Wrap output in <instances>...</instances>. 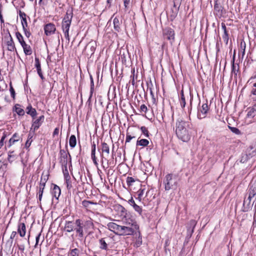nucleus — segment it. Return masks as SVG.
<instances>
[{"instance_id": "33", "label": "nucleus", "mask_w": 256, "mask_h": 256, "mask_svg": "<svg viewBox=\"0 0 256 256\" xmlns=\"http://www.w3.org/2000/svg\"><path fill=\"white\" fill-rule=\"evenodd\" d=\"M44 188L40 187V186H38V199L40 201L42 200V194H43Z\"/></svg>"}, {"instance_id": "49", "label": "nucleus", "mask_w": 256, "mask_h": 256, "mask_svg": "<svg viewBox=\"0 0 256 256\" xmlns=\"http://www.w3.org/2000/svg\"><path fill=\"white\" fill-rule=\"evenodd\" d=\"M118 210H120L122 212V214L123 216H129L128 214H126V211L124 207L122 206H119Z\"/></svg>"}, {"instance_id": "31", "label": "nucleus", "mask_w": 256, "mask_h": 256, "mask_svg": "<svg viewBox=\"0 0 256 256\" xmlns=\"http://www.w3.org/2000/svg\"><path fill=\"white\" fill-rule=\"evenodd\" d=\"M32 134H31V132H30V134L28 135V140L26 142V148H28L30 147V146L31 144V143L32 142Z\"/></svg>"}, {"instance_id": "6", "label": "nucleus", "mask_w": 256, "mask_h": 256, "mask_svg": "<svg viewBox=\"0 0 256 256\" xmlns=\"http://www.w3.org/2000/svg\"><path fill=\"white\" fill-rule=\"evenodd\" d=\"M16 144H18L19 146H22V138L17 133L14 134L12 137L10 139L8 146L9 148L14 146Z\"/></svg>"}, {"instance_id": "19", "label": "nucleus", "mask_w": 256, "mask_h": 256, "mask_svg": "<svg viewBox=\"0 0 256 256\" xmlns=\"http://www.w3.org/2000/svg\"><path fill=\"white\" fill-rule=\"evenodd\" d=\"M61 193L60 189L59 186L56 184L54 185L52 191V194L56 199H58Z\"/></svg>"}, {"instance_id": "27", "label": "nucleus", "mask_w": 256, "mask_h": 256, "mask_svg": "<svg viewBox=\"0 0 256 256\" xmlns=\"http://www.w3.org/2000/svg\"><path fill=\"white\" fill-rule=\"evenodd\" d=\"M180 103L181 106L182 108H184L186 106V97L184 94V90H182L180 92Z\"/></svg>"}, {"instance_id": "56", "label": "nucleus", "mask_w": 256, "mask_h": 256, "mask_svg": "<svg viewBox=\"0 0 256 256\" xmlns=\"http://www.w3.org/2000/svg\"><path fill=\"white\" fill-rule=\"evenodd\" d=\"M58 132H59V128H56L54 129V132H53V137H54L56 135H58Z\"/></svg>"}, {"instance_id": "42", "label": "nucleus", "mask_w": 256, "mask_h": 256, "mask_svg": "<svg viewBox=\"0 0 256 256\" xmlns=\"http://www.w3.org/2000/svg\"><path fill=\"white\" fill-rule=\"evenodd\" d=\"M214 9L216 11L220 12L222 10V6L216 2L214 5Z\"/></svg>"}, {"instance_id": "47", "label": "nucleus", "mask_w": 256, "mask_h": 256, "mask_svg": "<svg viewBox=\"0 0 256 256\" xmlns=\"http://www.w3.org/2000/svg\"><path fill=\"white\" fill-rule=\"evenodd\" d=\"M240 47H241V48L242 50V56H243L244 55V54H245V49H246V47L245 42H244V44H243L242 42L241 44H240Z\"/></svg>"}, {"instance_id": "32", "label": "nucleus", "mask_w": 256, "mask_h": 256, "mask_svg": "<svg viewBox=\"0 0 256 256\" xmlns=\"http://www.w3.org/2000/svg\"><path fill=\"white\" fill-rule=\"evenodd\" d=\"M26 113L30 115L33 118H34L37 114V112L35 108H33L30 110H28V112H26Z\"/></svg>"}, {"instance_id": "8", "label": "nucleus", "mask_w": 256, "mask_h": 256, "mask_svg": "<svg viewBox=\"0 0 256 256\" xmlns=\"http://www.w3.org/2000/svg\"><path fill=\"white\" fill-rule=\"evenodd\" d=\"M44 33L47 36H51L54 34L56 30V28L55 25L52 23H48L44 26Z\"/></svg>"}, {"instance_id": "15", "label": "nucleus", "mask_w": 256, "mask_h": 256, "mask_svg": "<svg viewBox=\"0 0 256 256\" xmlns=\"http://www.w3.org/2000/svg\"><path fill=\"white\" fill-rule=\"evenodd\" d=\"M35 67L36 68L38 74L39 75V76L40 77V78L42 80L44 79V76L42 75V72L40 64L39 59L38 58H35Z\"/></svg>"}, {"instance_id": "35", "label": "nucleus", "mask_w": 256, "mask_h": 256, "mask_svg": "<svg viewBox=\"0 0 256 256\" xmlns=\"http://www.w3.org/2000/svg\"><path fill=\"white\" fill-rule=\"evenodd\" d=\"M140 130L142 134L148 137L149 136V132L146 128L145 126H142L140 128Z\"/></svg>"}, {"instance_id": "60", "label": "nucleus", "mask_w": 256, "mask_h": 256, "mask_svg": "<svg viewBox=\"0 0 256 256\" xmlns=\"http://www.w3.org/2000/svg\"><path fill=\"white\" fill-rule=\"evenodd\" d=\"M124 6L126 8L130 3V0H124Z\"/></svg>"}, {"instance_id": "13", "label": "nucleus", "mask_w": 256, "mask_h": 256, "mask_svg": "<svg viewBox=\"0 0 256 256\" xmlns=\"http://www.w3.org/2000/svg\"><path fill=\"white\" fill-rule=\"evenodd\" d=\"M252 198H249V196H248V198L246 199V198L244 199L243 203V211L248 212L251 208L252 205L251 204Z\"/></svg>"}, {"instance_id": "59", "label": "nucleus", "mask_w": 256, "mask_h": 256, "mask_svg": "<svg viewBox=\"0 0 256 256\" xmlns=\"http://www.w3.org/2000/svg\"><path fill=\"white\" fill-rule=\"evenodd\" d=\"M40 234H39L36 237V246H36L38 244V242H39V240H40Z\"/></svg>"}, {"instance_id": "43", "label": "nucleus", "mask_w": 256, "mask_h": 256, "mask_svg": "<svg viewBox=\"0 0 256 256\" xmlns=\"http://www.w3.org/2000/svg\"><path fill=\"white\" fill-rule=\"evenodd\" d=\"M248 156L246 154H244L242 156L240 162L242 163H244L248 160Z\"/></svg>"}, {"instance_id": "7", "label": "nucleus", "mask_w": 256, "mask_h": 256, "mask_svg": "<svg viewBox=\"0 0 256 256\" xmlns=\"http://www.w3.org/2000/svg\"><path fill=\"white\" fill-rule=\"evenodd\" d=\"M249 198H254L256 194V178L252 179L250 184L248 191Z\"/></svg>"}, {"instance_id": "21", "label": "nucleus", "mask_w": 256, "mask_h": 256, "mask_svg": "<svg viewBox=\"0 0 256 256\" xmlns=\"http://www.w3.org/2000/svg\"><path fill=\"white\" fill-rule=\"evenodd\" d=\"M10 40L7 42V48L10 51H14L16 48L14 44L10 35Z\"/></svg>"}, {"instance_id": "26", "label": "nucleus", "mask_w": 256, "mask_h": 256, "mask_svg": "<svg viewBox=\"0 0 256 256\" xmlns=\"http://www.w3.org/2000/svg\"><path fill=\"white\" fill-rule=\"evenodd\" d=\"M102 152H106L107 154H109L110 148L106 143L104 142L102 143Z\"/></svg>"}, {"instance_id": "36", "label": "nucleus", "mask_w": 256, "mask_h": 256, "mask_svg": "<svg viewBox=\"0 0 256 256\" xmlns=\"http://www.w3.org/2000/svg\"><path fill=\"white\" fill-rule=\"evenodd\" d=\"M16 157V155L14 154V150L10 151L8 152V160L9 162H12L13 160H10V159L12 158H15Z\"/></svg>"}, {"instance_id": "3", "label": "nucleus", "mask_w": 256, "mask_h": 256, "mask_svg": "<svg viewBox=\"0 0 256 256\" xmlns=\"http://www.w3.org/2000/svg\"><path fill=\"white\" fill-rule=\"evenodd\" d=\"M72 10H68L66 12L64 17L62 20V27L63 32L64 34V36L66 39H67L68 40H70L68 32L70 27L72 23Z\"/></svg>"}, {"instance_id": "44", "label": "nucleus", "mask_w": 256, "mask_h": 256, "mask_svg": "<svg viewBox=\"0 0 256 256\" xmlns=\"http://www.w3.org/2000/svg\"><path fill=\"white\" fill-rule=\"evenodd\" d=\"M147 110H148V108L145 104H143L140 106V112L146 113Z\"/></svg>"}, {"instance_id": "62", "label": "nucleus", "mask_w": 256, "mask_h": 256, "mask_svg": "<svg viewBox=\"0 0 256 256\" xmlns=\"http://www.w3.org/2000/svg\"><path fill=\"white\" fill-rule=\"evenodd\" d=\"M222 30L224 31V33H226V32H227L226 28V26H225V24H224L222 23Z\"/></svg>"}, {"instance_id": "11", "label": "nucleus", "mask_w": 256, "mask_h": 256, "mask_svg": "<svg viewBox=\"0 0 256 256\" xmlns=\"http://www.w3.org/2000/svg\"><path fill=\"white\" fill-rule=\"evenodd\" d=\"M44 116H41L38 118L33 122L31 129L33 128L34 131L38 130L42 124L44 120Z\"/></svg>"}, {"instance_id": "45", "label": "nucleus", "mask_w": 256, "mask_h": 256, "mask_svg": "<svg viewBox=\"0 0 256 256\" xmlns=\"http://www.w3.org/2000/svg\"><path fill=\"white\" fill-rule=\"evenodd\" d=\"M134 136H132L128 132H127L126 140V143L130 142V140L134 138Z\"/></svg>"}, {"instance_id": "52", "label": "nucleus", "mask_w": 256, "mask_h": 256, "mask_svg": "<svg viewBox=\"0 0 256 256\" xmlns=\"http://www.w3.org/2000/svg\"><path fill=\"white\" fill-rule=\"evenodd\" d=\"M95 154H92V160L94 163L95 164V165H97L98 163L96 160V158Z\"/></svg>"}, {"instance_id": "16", "label": "nucleus", "mask_w": 256, "mask_h": 256, "mask_svg": "<svg viewBox=\"0 0 256 256\" xmlns=\"http://www.w3.org/2000/svg\"><path fill=\"white\" fill-rule=\"evenodd\" d=\"M19 15L22 18V24L23 29H25V28L28 27V22L26 18V15L24 12L21 11H20Z\"/></svg>"}, {"instance_id": "25", "label": "nucleus", "mask_w": 256, "mask_h": 256, "mask_svg": "<svg viewBox=\"0 0 256 256\" xmlns=\"http://www.w3.org/2000/svg\"><path fill=\"white\" fill-rule=\"evenodd\" d=\"M149 144V141L146 139H141L138 140L136 142V146H146Z\"/></svg>"}, {"instance_id": "39", "label": "nucleus", "mask_w": 256, "mask_h": 256, "mask_svg": "<svg viewBox=\"0 0 256 256\" xmlns=\"http://www.w3.org/2000/svg\"><path fill=\"white\" fill-rule=\"evenodd\" d=\"M48 178V175L47 174H44V172H42L40 180L46 182Z\"/></svg>"}, {"instance_id": "12", "label": "nucleus", "mask_w": 256, "mask_h": 256, "mask_svg": "<svg viewBox=\"0 0 256 256\" xmlns=\"http://www.w3.org/2000/svg\"><path fill=\"white\" fill-rule=\"evenodd\" d=\"M60 162L62 164L64 165H66L68 163V154H69L70 156V154L68 152H66L64 150H60Z\"/></svg>"}, {"instance_id": "40", "label": "nucleus", "mask_w": 256, "mask_h": 256, "mask_svg": "<svg viewBox=\"0 0 256 256\" xmlns=\"http://www.w3.org/2000/svg\"><path fill=\"white\" fill-rule=\"evenodd\" d=\"M255 112H256V110L254 108L250 109L248 112L247 116L248 118L249 117H250V118L254 117V114Z\"/></svg>"}, {"instance_id": "37", "label": "nucleus", "mask_w": 256, "mask_h": 256, "mask_svg": "<svg viewBox=\"0 0 256 256\" xmlns=\"http://www.w3.org/2000/svg\"><path fill=\"white\" fill-rule=\"evenodd\" d=\"M90 98L92 97L94 90V83L92 77H90Z\"/></svg>"}, {"instance_id": "53", "label": "nucleus", "mask_w": 256, "mask_h": 256, "mask_svg": "<svg viewBox=\"0 0 256 256\" xmlns=\"http://www.w3.org/2000/svg\"><path fill=\"white\" fill-rule=\"evenodd\" d=\"M24 32V34H25V35L27 37V38H29L30 36V32L27 30L26 29V28H25V29H23Z\"/></svg>"}, {"instance_id": "55", "label": "nucleus", "mask_w": 256, "mask_h": 256, "mask_svg": "<svg viewBox=\"0 0 256 256\" xmlns=\"http://www.w3.org/2000/svg\"><path fill=\"white\" fill-rule=\"evenodd\" d=\"M6 137V135H4L2 138H1V140H0V146H2L4 145V140Z\"/></svg>"}, {"instance_id": "1", "label": "nucleus", "mask_w": 256, "mask_h": 256, "mask_svg": "<svg viewBox=\"0 0 256 256\" xmlns=\"http://www.w3.org/2000/svg\"><path fill=\"white\" fill-rule=\"evenodd\" d=\"M122 222L125 225L121 226L114 222H110L107 224L108 228L119 236L132 235L138 228L136 221L130 217L125 216Z\"/></svg>"}, {"instance_id": "20", "label": "nucleus", "mask_w": 256, "mask_h": 256, "mask_svg": "<svg viewBox=\"0 0 256 256\" xmlns=\"http://www.w3.org/2000/svg\"><path fill=\"white\" fill-rule=\"evenodd\" d=\"M122 22L119 19L116 17L113 20L114 27L116 31L120 32V24Z\"/></svg>"}, {"instance_id": "50", "label": "nucleus", "mask_w": 256, "mask_h": 256, "mask_svg": "<svg viewBox=\"0 0 256 256\" xmlns=\"http://www.w3.org/2000/svg\"><path fill=\"white\" fill-rule=\"evenodd\" d=\"M96 144L94 142H93L92 146V154H96Z\"/></svg>"}, {"instance_id": "2", "label": "nucleus", "mask_w": 256, "mask_h": 256, "mask_svg": "<svg viewBox=\"0 0 256 256\" xmlns=\"http://www.w3.org/2000/svg\"><path fill=\"white\" fill-rule=\"evenodd\" d=\"M188 122L178 120L176 123V134L178 139L184 142H188L190 138Z\"/></svg>"}, {"instance_id": "30", "label": "nucleus", "mask_w": 256, "mask_h": 256, "mask_svg": "<svg viewBox=\"0 0 256 256\" xmlns=\"http://www.w3.org/2000/svg\"><path fill=\"white\" fill-rule=\"evenodd\" d=\"M144 193V189L140 188L137 192L136 194L138 195V199L140 201H141L142 198H143Z\"/></svg>"}, {"instance_id": "64", "label": "nucleus", "mask_w": 256, "mask_h": 256, "mask_svg": "<svg viewBox=\"0 0 256 256\" xmlns=\"http://www.w3.org/2000/svg\"><path fill=\"white\" fill-rule=\"evenodd\" d=\"M0 20L2 23L4 22V20L3 19L2 16V11L0 10Z\"/></svg>"}, {"instance_id": "51", "label": "nucleus", "mask_w": 256, "mask_h": 256, "mask_svg": "<svg viewBox=\"0 0 256 256\" xmlns=\"http://www.w3.org/2000/svg\"><path fill=\"white\" fill-rule=\"evenodd\" d=\"M253 88L252 90V93L254 94L256 96V82L254 84H253Z\"/></svg>"}, {"instance_id": "23", "label": "nucleus", "mask_w": 256, "mask_h": 256, "mask_svg": "<svg viewBox=\"0 0 256 256\" xmlns=\"http://www.w3.org/2000/svg\"><path fill=\"white\" fill-rule=\"evenodd\" d=\"M70 146L71 148H74L76 144V139L74 135H72L69 140Z\"/></svg>"}, {"instance_id": "38", "label": "nucleus", "mask_w": 256, "mask_h": 256, "mask_svg": "<svg viewBox=\"0 0 256 256\" xmlns=\"http://www.w3.org/2000/svg\"><path fill=\"white\" fill-rule=\"evenodd\" d=\"M135 182V180L132 177H128L126 178V182L128 186L132 185V183Z\"/></svg>"}, {"instance_id": "5", "label": "nucleus", "mask_w": 256, "mask_h": 256, "mask_svg": "<svg viewBox=\"0 0 256 256\" xmlns=\"http://www.w3.org/2000/svg\"><path fill=\"white\" fill-rule=\"evenodd\" d=\"M164 182L166 190L172 188L174 186H177L176 176L171 174H168L165 177Z\"/></svg>"}, {"instance_id": "29", "label": "nucleus", "mask_w": 256, "mask_h": 256, "mask_svg": "<svg viewBox=\"0 0 256 256\" xmlns=\"http://www.w3.org/2000/svg\"><path fill=\"white\" fill-rule=\"evenodd\" d=\"M16 38L18 40L21 46L24 44L26 43V42L24 40L22 36L19 32H16Z\"/></svg>"}, {"instance_id": "57", "label": "nucleus", "mask_w": 256, "mask_h": 256, "mask_svg": "<svg viewBox=\"0 0 256 256\" xmlns=\"http://www.w3.org/2000/svg\"><path fill=\"white\" fill-rule=\"evenodd\" d=\"M16 235V232H12L10 234V238L12 240L14 239L15 238Z\"/></svg>"}, {"instance_id": "46", "label": "nucleus", "mask_w": 256, "mask_h": 256, "mask_svg": "<svg viewBox=\"0 0 256 256\" xmlns=\"http://www.w3.org/2000/svg\"><path fill=\"white\" fill-rule=\"evenodd\" d=\"M78 250L77 248H74L70 252V256H78Z\"/></svg>"}, {"instance_id": "4", "label": "nucleus", "mask_w": 256, "mask_h": 256, "mask_svg": "<svg viewBox=\"0 0 256 256\" xmlns=\"http://www.w3.org/2000/svg\"><path fill=\"white\" fill-rule=\"evenodd\" d=\"M74 224V230L78 234L80 238H83L84 228L85 224H84L82 222L80 219L76 220ZM86 225L89 226H93V223L90 220H88L86 222Z\"/></svg>"}, {"instance_id": "9", "label": "nucleus", "mask_w": 256, "mask_h": 256, "mask_svg": "<svg viewBox=\"0 0 256 256\" xmlns=\"http://www.w3.org/2000/svg\"><path fill=\"white\" fill-rule=\"evenodd\" d=\"M209 110L207 104H204L200 108L198 111V117L200 119L204 118L206 116V114Z\"/></svg>"}, {"instance_id": "61", "label": "nucleus", "mask_w": 256, "mask_h": 256, "mask_svg": "<svg viewBox=\"0 0 256 256\" xmlns=\"http://www.w3.org/2000/svg\"><path fill=\"white\" fill-rule=\"evenodd\" d=\"M10 91L11 92L12 96L14 98L15 93H14V90L12 87L10 88Z\"/></svg>"}, {"instance_id": "28", "label": "nucleus", "mask_w": 256, "mask_h": 256, "mask_svg": "<svg viewBox=\"0 0 256 256\" xmlns=\"http://www.w3.org/2000/svg\"><path fill=\"white\" fill-rule=\"evenodd\" d=\"M99 242L100 244V248L102 250H107L108 248V244L104 240V238H101L99 240Z\"/></svg>"}, {"instance_id": "54", "label": "nucleus", "mask_w": 256, "mask_h": 256, "mask_svg": "<svg viewBox=\"0 0 256 256\" xmlns=\"http://www.w3.org/2000/svg\"><path fill=\"white\" fill-rule=\"evenodd\" d=\"M238 71V70H236V66L234 64V62H233V64H232V73H234V74L236 75V72Z\"/></svg>"}, {"instance_id": "24", "label": "nucleus", "mask_w": 256, "mask_h": 256, "mask_svg": "<svg viewBox=\"0 0 256 256\" xmlns=\"http://www.w3.org/2000/svg\"><path fill=\"white\" fill-rule=\"evenodd\" d=\"M15 111L19 116H24V110L21 108L19 104L15 105Z\"/></svg>"}, {"instance_id": "10", "label": "nucleus", "mask_w": 256, "mask_h": 256, "mask_svg": "<svg viewBox=\"0 0 256 256\" xmlns=\"http://www.w3.org/2000/svg\"><path fill=\"white\" fill-rule=\"evenodd\" d=\"M163 34L164 38L169 40H174V32L171 28H165Z\"/></svg>"}, {"instance_id": "18", "label": "nucleus", "mask_w": 256, "mask_h": 256, "mask_svg": "<svg viewBox=\"0 0 256 256\" xmlns=\"http://www.w3.org/2000/svg\"><path fill=\"white\" fill-rule=\"evenodd\" d=\"M18 232L22 237H24L26 234V228L24 223H20L18 226Z\"/></svg>"}, {"instance_id": "22", "label": "nucleus", "mask_w": 256, "mask_h": 256, "mask_svg": "<svg viewBox=\"0 0 256 256\" xmlns=\"http://www.w3.org/2000/svg\"><path fill=\"white\" fill-rule=\"evenodd\" d=\"M22 46L24 49V52L26 55H30L32 54V50L30 46L25 43Z\"/></svg>"}, {"instance_id": "17", "label": "nucleus", "mask_w": 256, "mask_h": 256, "mask_svg": "<svg viewBox=\"0 0 256 256\" xmlns=\"http://www.w3.org/2000/svg\"><path fill=\"white\" fill-rule=\"evenodd\" d=\"M74 224L70 221L66 222L64 227V230L68 232H72L74 230Z\"/></svg>"}, {"instance_id": "14", "label": "nucleus", "mask_w": 256, "mask_h": 256, "mask_svg": "<svg viewBox=\"0 0 256 256\" xmlns=\"http://www.w3.org/2000/svg\"><path fill=\"white\" fill-rule=\"evenodd\" d=\"M128 204L133 207L136 212H137L139 214H141L142 212V208L135 203L134 200L132 197H131L130 199L128 200Z\"/></svg>"}, {"instance_id": "41", "label": "nucleus", "mask_w": 256, "mask_h": 256, "mask_svg": "<svg viewBox=\"0 0 256 256\" xmlns=\"http://www.w3.org/2000/svg\"><path fill=\"white\" fill-rule=\"evenodd\" d=\"M230 129L231 131L232 132H234L236 134H240V130L236 128L230 126Z\"/></svg>"}, {"instance_id": "48", "label": "nucleus", "mask_w": 256, "mask_h": 256, "mask_svg": "<svg viewBox=\"0 0 256 256\" xmlns=\"http://www.w3.org/2000/svg\"><path fill=\"white\" fill-rule=\"evenodd\" d=\"M222 38H223L224 41L226 42V43H228V32H226V33H224Z\"/></svg>"}, {"instance_id": "58", "label": "nucleus", "mask_w": 256, "mask_h": 256, "mask_svg": "<svg viewBox=\"0 0 256 256\" xmlns=\"http://www.w3.org/2000/svg\"><path fill=\"white\" fill-rule=\"evenodd\" d=\"M46 182L40 180L39 186L44 188L46 185Z\"/></svg>"}, {"instance_id": "63", "label": "nucleus", "mask_w": 256, "mask_h": 256, "mask_svg": "<svg viewBox=\"0 0 256 256\" xmlns=\"http://www.w3.org/2000/svg\"><path fill=\"white\" fill-rule=\"evenodd\" d=\"M34 108H32V106L31 105H28L26 108V112H28V110H31L33 109Z\"/></svg>"}, {"instance_id": "34", "label": "nucleus", "mask_w": 256, "mask_h": 256, "mask_svg": "<svg viewBox=\"0 0 256 256\" xmlns=\"http://www.w3.org/2000/svg\"><path fill=\"white\" fill-rule=\"evenodd\" d=\"M90 204H96V203H94V202H90V201H88V200H84L82 202V205L85 207V208H88L89 207V206Z\"/></svg>"}]
</instances>
